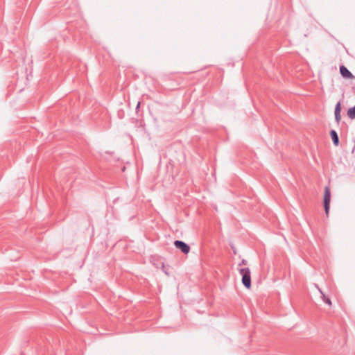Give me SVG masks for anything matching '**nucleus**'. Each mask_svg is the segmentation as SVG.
<instances>
[{
  "instance_id": "obj_1",
  "label": "nucleus",
  "mask_w": 355,
  "mask_h": 355,
  "mask_svg": "<svg viewBox=\"0 0 355 355\" xmlns=\"http://www.w3.org/2000/svg\"><path fill=\"white\" fill-rule=\"evenodd\" d=\"M239 273L242 276V283L243 286L250 288L251 287V275L250 270L248 268H242L239 270Z\"/></svg>"
},
{
  "instance_id": "obj_2",
  "label": "nucleus",
  "mask_w": 355,
  "mask_h": 355,
  "mask_svg": "<svg viewBox=\"0 0 355 355\" xmlns=\"http://www.w3.org/2000/svg\"><path fill=\"white\" fill-rule=\"evenodd\" d=\"M330 202H331V191L329 186H326L324 187V208L325 211V214L327 216L329 214V209H330Z\"/></svg>"
},
{
  "instance_id": "obj_3",
  "label": "nucleus",
  "mask_w": 355,
  "mask_h": 355,
  "mask_svg": "<svg viewBox=\"0 0 355 355\" xmlns=\"http://www.w3.org/2000/svg\"><path fill=\"white\" fill-rule=\"evenodd\" d=\"M174 245L181 250L184 254H188L190 251V246L182 241H175Z\"/></svg>"
},
{
  "instance_id": "obj_4",
  "label": "nucleus",
  "mask_w": 355,
  "mask_h": 355,
  "mask_svg": "<svg viewBox=\"0 0 355 355\" xmlns=\"http://www.w3.org/2000/svg\"><path fill=\"white\" fill-rule=\"evenodd\" d=\"M340 73L345 78H352L354 77L352 73L343 65L340 67Z\"/></svg>"
},
{
  "instance_id": "obj_5",
  "label": "nucleus",
  "mask_w": 355,
  "mask_h": 355,
  "mask_svg": "<svg viewBox=\"0 0 355 355\" xmlns=\"http://www.w3.org/2000/svg\"><path fill=\"white\" fill-rule=\"evenodd\" d=\"M330 136L331 137L333 144L335 146H338L339 145V137L336 130H331L330 131Z\"/></svg>"
},
{
  "instance_id": "obj_6",
  "label": "nucleus",
  "mask_w": 355,
  "mask_h": 355,
  "mask_svg": "<svg viewBox=\"0 0 355 355\" xmlns=\"http://www.w3.org/2000/svg\"><path fill=\"white\" fill-rule=\"evenodd\" d=\"M318 290H319L320 293H321L322 299L324 301V302L327 304L329 306H331V300L328 297H327L320 288Z\"/></svg>"
},
{
  "instance_id": "obj_7",
  "label": "nucleus",
  "mask_w": 355,
  "mask_h": 355,
  "mask_svg": "<svg viewBox=\"0 0 355 355\" xmlns=\"http://www.w3.org/2000/svg\"><path fill=\"white\" fill-rule=\"evenodd\" d=\"M347 116L352 119L355 118V105L348 110Z\"/></svg>"
},
{
  "instance_id": "obj_8",
  "label": "nucleus",
  "mask_w": 355,
  "mask_h": 355,
  "mask_svg": "<svg viewBox=\"0 0 355 355\" xmlns=\"http://www.w3.org/2000/svg\"><path fill=\"white\" fill-rule=\"evenodd\" d=\"M340 111H341L340 103V102H338V103L336 105L334 114H340Z\"/></svg>"
},
{
  "instance_id": "obj_9",
  "label": "nucleus",
  "mask_w": 355,
  "mask_h": 355,
  "mask_svg": "<svg viewBox=\"0 0 355 355\" xmlns=\"http://www.w3.org/2000/svg\"><path fill=\"white\" fill-rule=\"evenodd\" d=\"M335 119H336V122H337L338 123H340V120H341V115H340V114H335Z\"/></svg>"
},
{
  "instance_id": "obj_10",
  "label": "nucleus",
  "mask_w": 355,
  "mask_h": 355,
  "mask_svg": "<svg viewBox=\"0 0 355 355\" xmlns=\"http://www.w3.org/2000/svg\"><path fill=\"white\" fill-rule=\"evenodd\" d=\"M247 261L245 259H242V261H241V263H239V266H243V265H247Z\"/></svg>"
},
{
  "instance_id": "obj_11",
  "label": "nucleus",
  "mask_w": 355,
  "mask_h": 355,
  "mask_svg": "<svg viewBox=\"0 0 355 355\" xmlns=\"http://www.w3.org/2000/svg\"><path fill=\"white\" fill-rule=\"evenodd\" d=\"M140 106V102H138L136 109L137 110Z\"/></svg>"
}]
</instances>
